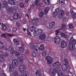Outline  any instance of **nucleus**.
Returning <instances> with one entry per match:
<instances>
[{
  "label": "nucleus",
  "mask_w": 76,
  "mask_h": 76,
  "mask_svg": "<svg viewBox=\"0 0 76 76\" xmlns=\"http://www.w3.org/2000/svg\"><path fill=\"white\" fill-rule=\"evenodd\" d=\"M53 66L54 67H59L60 66V63L58 61L55 62L53 63Z\"/></svg>",
  "instance_id": "nucleus-12"
},
{
  "label": "nucleus",
  "mask_w": 76,
  "mask_h": 76,
  "mask_svg": "<svg viewBox=\"0 0 76 76\" xmlns=\"http://www.w3.org/2000/svg\"><path fill=\"white\" fill-rule=\"evenodd\" d=\"M27 46H29V45H27Z\"/></svg>",
  "instance_id": "nucleus-62"
},
{
  "label": "nucleus",
  "mask_w": 76,
  "mask_h": 76,
  "mask_svg": "<svg viewBox=\"0 0 76 76\" xmlns=\"http://www.w3.org/2000/svg\"><path fill=\"white\" fill-rule=\"evenodd\" d=\"M1 3H0V10H1Z\"/></svg>",
  "instance_id": "nucleus-52"
},
{
  "label": "nucleus",
  "mask_w": 76,
  "mask_h": 76,
  "mask_svg": "<svg viewBox=\"0 0 76 76\" xmlns=\"http://www.w3.org/2000/svg\"><path fill=\"white\" fill-rule=\"evenodd\" d=\"M60 35L62 38H66V39H67V38L69 37V36L71 34L70 33H66L64 34V33L61 32Z\"/></svg>",
  "instance_id": "nucleus-7"
},
{
  "label": "nucleus",
  "mask_w": 76,
  "mask_h": 76,
  "mask_svg": "<svg viewBox=\"0 0 76 76\" xmlns=\"http://www.w3.org/2000/svg\"><path fill=\"white\" fill-rule=\"evenodd\" d=\"M64 63L66 65H69V63L68 62V61H67V59L65 58L64 60Z\"/></svg>",
  "instance_id": "nucleus-31"
},
{
  "label": "nucleus",
  "mask_w": 76,
  "mask_h": 76,
  "mask_svg": "<svg viewBox=\"0 0 76 76\" xmlns=\"http://www.w3.org/2000/svg\"><path fill=\"white\" fill-rule=\"evenodd\" d=\"M43 31L41 29H38L37 31H36L33 33V35L35 37L38 36L39 35H40L41 34H42Z\"/></svg>",
  "instance_id": "nucleus-6"
},
{
  "label": "nucleus",
  "mask_w": 76,
  "mask_h": 76,
  "mask_svg": "<svg viewBox=\"0 0 76 76\" xmlns=\"http://www.w3.org/2000/svg\"><path fill=\"white\" fill-rule=\"evenodd\" d=\"M5 55V56H7V57L9 56V55L7 53Z\"/></svg>",
  "instance_id": "nucleus-55"
},
{
  "label": "nucleus",
  "mask_w": 76,
  "mask_h": 76,
  "mask_svg": "<svg viewBox=\"0 0 76 76\" xmlns=\"http://www.w3.org/2000/svg\"><path fill=\"white\" fill-rule=\"evenodd\" d=\"M12 63L13 64H15L16 67H18L19 65L18 61L16 59H13L12 61Z\"/></svg>",
  "instance_id": "nucleus-13"
},
{
  "label": "nucleus",
  "mask_w": 76,
  "mask_h": 76,
  "mask_svg": "<svg viewBox=\"0 0 76 76\" xmlns=\"http://www.w3.org/2000/svg\"><path fill=\"white\" fill-rule=\"evenodd\" d=\"M58 12H59V9L58 8H57L55 10V13H57V14H58Z\"/></svg>",
  "instance_id": "nucleus-45"
},
{
  "label": "nucleus",
  "mask_w": 76,
  "mask_h": 76,
  "mask_svg": "<svg viewBox=\"0 0 76 76\" xmlns=\"http://www.w3.org/2000/svg\"><path fill=\"white\" fill-rule=\"evenodd\" d=\"M23 31H26V29L23 28Z\"/></svg>",
  "instance_id": "nucleus-56"
},
{
  "label": "nucleus",
  "mask_w": 76,
  "mask_h": 76,
  "mask_svg": "<svg viewBox=\"0 0 76 76\" xmlns=\"http://www.w3.org/2000/svg\"><path fill=\"white\" fill-rule=\"evenodd\" d=\"M19 18V15L18 14H15L14 15L13 18L14 19H17Z\"/></svg>",
  "instance_id": "nucleus-27"
},
{
  "label": "nucleus",
  "mask_w": 76,
  "mask_h": 76,
  "mask_svg": "<svg viewBox=\"0 0 76 76\" xmlns=\"http://www.w3.org/2000/svg\"><path fill=\"white\" fill-rule=\"evenodd\" d=\"M26 16L28 17V18H29V15H26Z\"/></svg>",
  "instance_id": "nucleus-59"
},
{
  "label": "nucleus",
  "mask_w": 76,
  "mask_h": 76,
  "mask_svg": "<svg viewBox=\"0 0 76 76\" xmlns=\"http://www.w3.org/2000/svg\"><path fill=\"white\" fill-rule=\"evenodd\" d=\"M35 4H37V5H39L40 4H41V2H40V1L38 0H36L35 1Z\"/></svg>",
  "instance_id": "nucleus-29"
},
{
  "label": "nucleus",
  "mask_w": 76,
  "mask_h": 76,
  "mask_svg": "<svg viewBox=\"0 0 76 76\" xmlns=\"http://www.w3.org/2000/svg\"><path fill=\"white\" fill-rule=\"evenodd\" d=\"M4 48V44L3 43V42H0V49L2 48L3 49Z\"/></svg>",
  "instance_id": "nucleus-26"
},
{
  "label": "nucleus",
  "mask_w": 76,
  "mask_h": 76,
  "mask_svg": "<svg viewBox=\"0 0 76 76\" xmlns=\"http://www.w3.org/2000/svg\"><path fill=\"white\" fill-rule=\"evenodd\" d=\"M58 76H64V74L61 72H59L58 74Z\"/></svg>",
  "instance_id": "nucleus-35"
},
{
  "label": "nucleus",
  "mask_w": 76,
  "mask_h": 76,
  "mask_svg": "<svg viewBox=\"0 0 76 76\" xmlns=\"http://www.w3.org/2000/svg\"><path fill=\"white\" fill-rule=\"evenodd\" d=\"M68 15V14H65V16H67Z\"/></svg>",
  "instance_id": "nucleus-58"
},
{
  "label": "nucleus",
  "mask_w": 76,
  "mask_h": 76,
  "mask_svg": "<svg viewBox=\"0 0 76 76\" xmlns=\"http://www.w3.org/2000/svg\"><path fill=\"white\" fill-rule=\"evenodd\" d=\"M72 18L74 19H76V13H74V15H72Z\"/></svg>",
  "instance_id": "nucleus-44"
},
{
  "label": "nucleus",
  "mask_w": 76,
  "mask_h": 76,
  "mask_svg": "<svg viewBox=\"0 0 76 76\" xmlns=\"http://www.w3.org/2000/svg\"><path fill=\"white\" fill-rule=\"evenodd\" d=\"M69 67H70V66H69V65L65 64L62 65V70L65 72H66L67 70V69H68Z\"/></svg>",
  "instance_id": "nucleus-10"
},
{
  "label": "nucleus",
  "mask_w": 76,
  "mask_h": 76,
  "mask_svg": "<svg viewBox=\"0 0 76 76\" xmlns=\"http://www.w3.org/2000/svg\"><path fill=\"white\" fill-rule=\"evenodd\" d=\"M64 0H60L59 3L61 4H64Z\"/></svg>",
  "instance_id": "nucleus-41"
},
{
  "label": "nucleus",
  "mask_w": 76,
  "mask_h": 76,
  "mask_svg": "<svg viewBox=\"0 0 76 76\" xmlns=\"http://www.w3.org/2000/svg\"><path fill=\"white\" fill-rule=\"evenodd\" d=\"M17 26H18V24H17Z\"/></svg>",
  "instance_id": "nucleus-63"
},
{
  "label": "nucleus",
  "mask_w": 76,
  "mask_h": 76,
  "mask_svg": "<svg viewBox=\"0 0 76 76\" xmlns=\"http://www.w3.org/2000/svg\"><path fill=\"white\" fill-rule=\"evenodd\" d=\"M55 25V23L54 22L52 21L51 23L49 24L48 28L51 29L53 28V26Z\"/></svg>",
  "instance_id": "nucleus-16"
},
{
  "label": "nucleus",
  "mask_w": 76,
  "mask_h": 76,
  "mask_svg": "<svg viewBox=\"0 0 76 76\" xmlns=\"http://www.w3.org/2000/svg\"><path fill=\"white\" fill-rule=\"evenodd\" d=\"M61 47L62 48H66L67 47V42H61Z\"/></svg>",
  "instance_id": "nucleus-15"
},
{
  "label": "nucleus",
  "mask_w": 76,
  "mask_h": 76,
  "mask_svg": "<svg viewBox=\"0 0 76 76\" xmlns=\"http://www.w3.org/2000/svg\"><path fill=\"white\" fill-rule=\"evenodd\" d=\"M64 18H66V17H65Z\"/></svg>",
  "instance_id": "nucleus-64"
},
{
  "label": "nucleus",
  "mask_w": 76,
  "mask_h": 76,
  "mask_svg": "<svg viewBox=\"0 0 76 76\" xmlns=\"http://www.w3.org/2000/svg\"><path fill=\"white\" fill-rule=\"evenodd\" d=\"M35 30V27L34 26L30 27L29 28V31L31 32L34 31Z\"/></svg>",
  "instance_id": "nucleus-23"
},
{
  "label": "nucleus",
  "mask_w": 76,
  "mask_h": 76,
  "mask_svg": "<svg viewBox=\"0 0 76 76\" xmlns=\"http://www.w3.org/2000/svg\"><path fill=\"white\" fill-rule=\"evenodd\" d=\"M9 3L11 5H13V4H16V2L13 1V0H9Z\"/></svg>",
  "instance_id": "nucleus-19"
},
{
  "label": "nucleus",
  "mask_w": 76,
  "mask_h": 76,
  "mask_svg": "<svg viewBox=\"0 0 76 76\" xmlns=\"http://www.w3.org/2000/svg\"><path fill=\"white\" fill-rule=\"evenodd\" d=\"M10 70L11 72L14 70V67L12 64H10Z\"/></svg>",
  "instance_id": "nucleus-24"
},
{
  "label": "nucleus",
  "mask_w": 76,
  "mask_h": 76,
  "mask_svg": "<svg viewBox=\"0 0 76 76\" xmlns=\"http://www.w3.org/2000/svg\"><path fill=\"white\" fill-rule=\"evenodd\" d=\"M1 37H4V38H6V34H1Z\"/></svg>",
  "instance_id": "nucleus-47"
},
{
  "label": "nucleus",
  "mask_w": 76,
  "mask_h": 76,
  "mask_svg": "<svg viewBox=\"0 0 76 76\" xmlns=\"http://www.w3.org/2000/svg\"><path fill=\"white\" fill-rule=\"evenodd\" d=\"M28 34H29V35H30L31 34V33H30V32H28Z\"/></svg>",
  "instance_id": "nucleus-61"
},
{
  "label": "nucleus",
  "mask_w": 76,
  "mask_h": 76,
  "mask_svg": "<svg viewBox=\"0 0 76 76\" xmlns=\"http://www.w3.org/2000/svg\"><path fill=\"white\" fill-rule=\"evenodd\" d=\"M66 26L64 24H62L61 26V29H63V30H66Z\"/></svg>",
  "instance_id": "nucleus-25"
},
{
  "label": "nucleus",
  "mask_w": 76,
  "mask_h": 76,
  "mask_svg": "<svg viewBox=\"0 0 76 76\" xmlns=\"http://www.w3.org/2000/svg\"><path fill=\"white\" fill-rule=\"evenodd\" d=\"M61 34V32L59 30H56L55 32L56 35L57 36V35H60Z\"/></svg>",
  "instance_id": "nucleus-30"
},
{
  "label": "nucleus",
  "mask_w": 76,
  "mask_h": 76,
  "mask_svg": "<svg viewBox=\"0 0 76 76\" xmlns=\"http://www.w3.org/2000/svg\"><path fill=\"white\" fill-rule=\"evenodd\" d=\"M13 42L14 43L15 45H19V44H20L19 41L16 39H13Z\"/></svg>",
  "instance_id": "nucleus-17"
},
{
  "label": "nucleus",
  "mask_w": 76,
  "mask_h": 76,
  "mask_svg": "<svg viewBox=\"0 0 76 76\" xmlns=\"http://www.w3.org/2000/svg\"><path fill=\"white\" fill-rule=\"evenodd\" d=\"M76 43V40L74 39L73 37L71 39V40L69 44L70 49L71 50L75 49V46Z\"/></svg>",
  "instance_id": "nucleus-2"
},
{
  "label": "nucleus",
  "mask_w": 76,
  "mask_h": 76,
  "mask_svg": "<svg viewBox=\"0 0 76 76\" xmlns=\"http://www.w3.org/2000/svg\"><path fill=\"white\" fill-rule=\"evenodd\" d=\"M44 45H41L39 48V50L41 51H43V50H44Z\"/></svg>",
  "instance_id": "nucleus-28"
},
{
  "label": "nucleus",
  "mask_w": 76,
  "mask_h": 76,
  "mask_svg": "<svg viewBox=\"0 0 76 76\" xmlns=\"http://www.w3.org/2000/svg\"><path fill=\"white\" fill-rule=\"evenodd\" d=\"M69 29H73V26L72 25H70L69 26Z\"/></svg>",
  "instance_id": "nucleus-43"
},
{
  "label": "nucleus",
  "mask_w": 76,
  "mask_h": 76,
  "mask_svg": "<svg viewBox=\"0 0 76 76\" xmlns=\"http://www.w3.org/2000/svg\"><path fill=\"white\" fill-rule=\"evenodd\" d=\"M39 38L40 39L44 40L45 41V40H46V36L45 34L40 35L39 36Z\"/></svg>",
  "instance_id": "nucleus-11"
},
{
  "label": "nucleus",
  "mask_w": 76,
  "mask_h": 76,
  "mask_svg": "<svg viewBox=\"0 0 76 76\" xmlns=\"http://www.w3.org/2000/svg\"><path fill=\"white\" fill-rule=\"evenodd\" d=\"M20 6L21 7H22V8H23V7H24V4H23V3H21L20 4Z\"/></svg>",
  "instance_id": "nucleus-42"
},
{
  "label": "nucleus",
  "mask_w": 76,
  "mask_h": 76,
  "mask_svg": "<svg viewBox=\"0 0 76 76\" xmlns=\"http://www.w3.org/2000/svg\"><path fill=\"white\" fill-rule=\"evenodd\" d=\"M64 10H61L59 12V14L62 15H64Z\"/></svg>",
  "instance_id": "nucleus-32"
},
{
  "label": "nucleus",
  "mask_w": 76,
  "mask_h": 76,
  "mask_svg": "<svg viewBox=\"0 0 76 76\" xmlns=\"http://www.w3.org/2000/svg\"><path fill=\"white\" fill-rule=\"evenodd\" d=\"M13 31H14V32H15V31H16V28H15L13 29Z\"/></svg>",
  "instance_id": "nucleus-50"
},
{
  "label": "nucleus",
  "mask_w": 76,
  "mask_h": 76,
  "mask_svg": "<svg viewBox=\"0 0 76 76\" xmlns=\"http://www.w3.org/2000/svg\"><path fill=\"white\" fill-rule=\"evenodd\" d=\"M39 17H43L44 16V14L43 12H41L39 14Z\"/></svg>",
  "instance_id": "nucleus-36"
},
{
  "label": "nucleus",
  "mask_w": 76,
  "mask_h": 76,
  "mask_svg": "<svg viewBox=\"0 0 76 76\" xmlns=\"http://www.w3.org/2000/svg\"><path fill=\"white\" fill-rule=\"evenodd\" d=\"M6 65L5 64H4L2 66L3 67H6Z\"/></svg>",
  "instance_id": "nucleus-51"
},
{
  "label": "nucleus",
  "mask_w": 76,
  "mask_h": 76,
  "mask_svg": "<svg viewBox=\"0 0 76 76\" xmlns=\"http://www.w3.org/2000/svg\"><path fill=\"white\" fill-rule=\"evenodd\" d=\"M38 22V19L37 18H33L32 19V23L33 25H37Z\"/></svg>",
  "instance_id": "nucleus-9"
},
{
  "label": "nucleus",
  "mask_w": 76,
  "mask_h": 76,
  "mask_svg": "<svg viewBox=\"0 0 76 76\" xmlns=\"http://www.w3.org/2000/svg\"><path fill=\"white\" fill-rule=\"evenodd\" d=\"M47 52L45 51H44V52H43L42 53V55L43 56H44L45 57V56H46V55H47Z\"/></svg>",
  "instance_id": "nucleus-39"
},
{
  "label": "nucleus",
  "mask_w": 76,
  "mask_h": 76,
  "mask_svg": "<svg viewBox=\"0 0 76 76\" xmlns=\"http://www.w3.org/2000/svg\"><path fill=\"white\" fill-rule=\"evenodd\" d=\"M25 69V66H24V65H21L20 67V69L19 70V72L20 73L23 72Z\"/></svg>",
  "instance_id": "nucleus-14"
},
{
  "label": "nucleus",
  "mask_w": 76,
  "mask_h": 76,
  "mask_svg": "<svg viewBox=\"0 0 76 76\" xmlns=\"http://www.w3.org/2000/svg\"><path fill=\"white\" fill-rule=\"evenodd\" d=\"M70 13L71 15H73V11L72 10H71L70 11Z\"/></svg>",
  "instance_id": "nucleus-49"
},
{
  "label": "nucleus",
  "mask_w": 76,
  "mask_h": 76,
  "mask_svg": "<svg viewBox=\"0 0 76 76\" xmlns=\"http://www.w3.org/2000/svg\"><path fill=\"white\" fill-rule=\"evenodd\" d=\"M52 39V38L51 37H48V38H46V40H45V41H51Z\"/></svg>",
  "instance_id": "nucleus-33"
},
{
  "label": "nucleus",
  "mask_w": 76,
  "mask_h": 76,
  "mask_svg": "<svg viewBox=\"0 0 76 76\" xmlns=\"http://www.w3.org/2000/svg\"><path fill=\"white\" fill-rule=\"evenodd\" d=\"M63 16H64V15L59 14L58 16V18H59V19H62V18H63Z\"/></svg>",
  "instance_id": "nucleus-38"
},
{
  "label": "nucleus",
  "mask_w": 76,
  "mask_h": 76,
  "mask_svg": "<svg viewBox=\"0 0 76 76\" xmlns=\"http://www.w3.org/2000/svg\"><path fill=\"white\" fill-rule=\"evenodd\" d=\"M60 41V37L56 36L54 39V42L56 44H59Z\"/></svg>",
  "instance_id": "nucleus-8"
},
{
  "label": "nucleus",
  "mask_w": 76,
  "mask_h": 76,
  "mask_svg": "<svg viewBox=\"0 0 76 76\" xmlns=\"http://www.w3.org/2000/svg\"><path fill=\"white\" fill-rule=\"evenodd\" d=\"M50 7H47L45 9V14H46V15H47V13H48V11H49V10L50 9Z\"/></svg>",
  "instance_id": "nucleus-20"
},
{
  "label": "nucleus",
  "mask_w": 76,
  "mask_h": 76,
  "mask_svg": "<svg viewBox=\"0 0 76 76\" xmlns=\"http://www.w3.org/2000/svg\"><path fill=\"white\" fill-rule=\"evenodd\" d=\"M18 50L19 51H20L21 53H23V51H24L25 49H24V48L22 47H21L18 48Z\"/></svg>",
  "instance_id": "nucleus-22"
},
{
  "label": "nucleus",
  "mask_w": 76,
  "mask_h": 76,
  "mask_svg": "<svg viewBox=\"0 0 76 76\" xmlns=\"http://www.w3.org/2000/svg\"><path fill=\"white\" fill-rule=\"evenodd\" d=\"M57 12H54L53 13V17L54 18H55V17H56V16H57Z\"/></svg>",
  "instance_id": "nucleus-37"
},
{
  "label": "nucleus",
  "mask_w": 76,
  "mask_h": 76,
  "mask_svg": "<svg viewBox=\"0 0 76 76\" xmlns=\"http://www.w3.org/2000/svg\"><path fill=\"white\" fill-rule=\"evenodd\" d=\"M7 50H8V48H5V51H7Z\"/></svg>",
  "instance_id": "nucleus-53"
},
{
  "label": "nucleus",
  "mask_w": 76,
  "mask_h": 76,
  "mask_svg": "<svg viewBox=\"0 0 76 76\" xmlns=\"http://www.w3.org/2000/svg\"><path fill=\"white\" fill-rule=\"evenodd\" d=\"M45 60L47 61L48 64H51L53 63V59L52 57L49 56L45 57Z\"/></svg>",
  "instance_id": "nucleus-5"
},
{
  "label": "nucleus",
  "mask_w": 76,
  "mask_h": 76,
  "mask_svg": "<svg viewBox=\"0 0 76 76\" xmlns=\"http://www.w3.org/2000/svg\"><path fill=\"white\" fill-rule=\"evenodd\" d=\"M1 28L3 30H7V27L6 26L3 24H2L1 26Z\"/></svg>",
  "instance_id": "nucleus-21"
},
{
  "label": "nucleus",
  "mask_w": 76,
  "mask_h": 76,
  "mask_svg": "<svg viewBox=\"0 0 76 76\" xmlns=\"http://www.w3.org/2000/svg\"><path fill=\"white\" fill-rule=\"evenodd\" d=\"M9 50L10 51L11 54H12L13 56H15V57H18L17 59L18 61L21 63L23 62V60L22 59V57L24 56V55H20L19 52L16 51L13 48L12 46H10L9 48Z\"/></svg>",
  "instance_id": "nucleus-1"
},
{
  "label": "nucleus",
  "mask_w": 76,
  "mask_h": 76,
  "mask_svg": "<svg viewBox=\"0 0 76 76\" xmlns=\"http://www.w3.org/2000/svg\"><path fill=\"white\" fill-rule=\"evenodd\" d=\"M8 36L9 37H12V35L10 34H9Z\"/></svg>",
  "instance_id": "nucleus-57"
},
{
  "label": "nucleus",
  "mask_w": 76,
  "mask_h": 76,
  "mask_svg": "<svg viewBox=\"0 0 76 76\" xmlns=\"http://www.w3.org/2000/svg\"><path fill=\"white\" fill-rule=\"evenodd\" d=\"M68 73H69L70 75V76H73V74L72 73V72H71L70 71H68Z\"/></svg>",
  "instance_id": "nucleus-46"
},
{
  "label": "nucleus",
  "mask_w": 76,
  "mask_h": 76,
  "mask_svg": "<svg viewBox=\"0 0 76 76\" xmlns=\"http://www.w3.org/2000/svg\"><path fill=\"white\" fill-rule=\"evenodd\" d=\"M0 57L2 59L1 61H4V60H5V58H6V57L4 56V55L3 54H1L0 56Z\"/></svg>",
  "instance_id": "nucleus-18"
},
{
  "label": "nucleus",
  "mask_w": 76,
  "mask_h": 76,
  "mask_svg": "<svg viewBox=\"0 0 76 76\" xmlns=\"http://www.w3.org/2000/svg\"><path fill=\"white\" fill-rule=\"evenodd\" d=\"M43 25H45V23H44L43 24H42Z\"/></svg>",
  "instance_id": "nucleus-60"
},
{
  "label": "nucleus",
  "mask_w": 76,
  "mask_h": 76,
  "mask_svg": "<svg viewBox=\"0 0 76 76\" xmlns=\"http://www.w3.org/2000/svg\"><path fill=\"white\" fill-rule=\"evenodd\" d=\"M36 76H41V74L39 72V71H37L36 72Z\"/></svg>",
  "instance_id": "nucleus-40"
},
{
  "label": "nucleus",
  "mask_w": 76,
  "mask_h": 76,
  "mask_svg": "<svg viewBox=\"0 0 76 76\" xmlns=\"http://www.w3.org/2000/svg\"><path fill=\"white\" fill-rule=\"evenodd\" d=\"M12 75L14 76H29V74L27 72L25 73H24L23 74L19 75V74L17 71H14L12 73Z\"/></svg>",
  "instance_id": "nucleus-4"
},
{
  "label": "nucleus",
  "mask_w": 76,
  "mask_h": 76,
  "mask_svg": "<svg viewBox=\"0 0 76 76\" xmlns=\"http://www.w3.org/2000/svg\"><path fill=\"white\" fill-rule=\"evenodd\" d=\"M39 46L38 45H33L31 46V48L32 50H34V51L33 53L32 56L33 57H36L37 55V50L38 49Z\"/></svg>",
  "instance_id": "nucleus-3"
},
{
  "label": "nucleus",
  "mask_w": 76,
  "mask_h": 76,
  "mask_svg": "<svg viewBox=\"0 0 76 76\" xmlns=\"http://www.w3.org/2000/svg\"><path fill=\"white\" fill-rule=\"evenodd\" d=\"M43 1L46 4H50V1L49 0H43Z\"/></svg>",
  "instance_id": "nucleus-34"
},
{
  "label": "nucleus",
  "mask_w": 76,
  "mask_h": 76,
  "mask_svg": "<svg viewBox=\"0 0 76 76\" xmlns=\"http://www.w3.org/2000/svg\"><path fill=\"white\" fill-rule=\"evenodd\" d=\"M26 2L27 3H28V1H29V0H26Z\"/></svg>",
  "instance_id": "nucleus-54"
},
{
  "label": "nucleus",
  "mask_w": 76,
  "mask_h": 76,
  "mask_svg": "<svg viewBox=\"0 0 76 76\" xmlns=\"http://www.w3.org/2000/svg\"><path fill=\"white\" fill-rule=\"evenodd\" d=\"M31 10H32V8H30L29 9L28 12V13H31Z\"/></svg>",
  "instance_id": "nucleus-48"
}]
</instances>
